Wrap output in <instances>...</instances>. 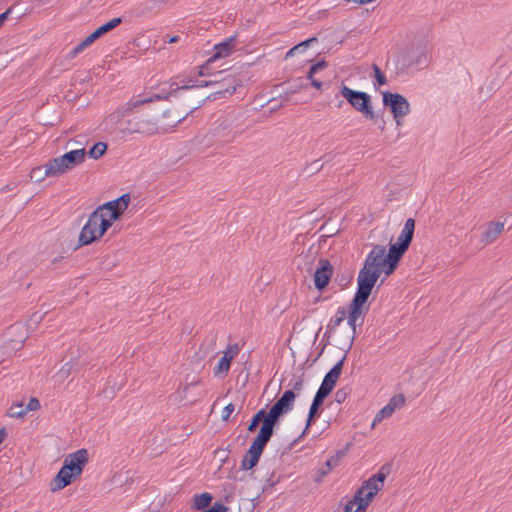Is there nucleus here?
Wrapping results in <instances>:
<instances>
[{"label": "nucleus", "mask_w": 512, "mask_h": 512, "mask_svg": "<svg viewBox=\"0 0 512 512\" xmlns=\"http://www.w3.org/2000/svg\"><path fill=\"white\" fill-rule=\"evenodd\" d=\"M389 257L390 254L386 251L385 246L375 245L372 248L359 271L354 300L366 304L381 274L390 276L396 271L400 261Z\"/></svg>", "instance_id": "f257e3e1"}, {"label": "nucleus", "mask_w": 512, "mask_h": 512, "mask_svg": "<svg viewBox=\"0 0 512 512\" xmlns=\"http://www.w3.org/2000/svg\"><path fill=\"white\" fill-rule=\"evenodd\" d=\"M204 86H213V91L205 97H202L200 101L203 102L205 100L214 101L219 98H225L227 96L233 95L236 92L237 88L242 86V82L239 78L231 75H228L220 80L214 79L208 81H201L199 84H195L193 80L189 79L187 81H182L181 86L177 85L175 88H173L170 92H168L165 95L153 94L150 97L145 98H142L141 96H138L137 98L133 97L128 103H126V106L122 111V116H129V113L133 109L144 104L151 103L155 100L166 99L168 98V96H175L178 93L185 92L186 90L191 88H198Z\"/></svg>", "instance_id": "f03ea898"}, {"label": "nucleus", "mask_w": 512, "mask_h": 512, "mask_svg": "<svg viewBox=\"0 0 512 512\" xmlns=\"http://www.w3.org/2000/svg\"><path fill=\"white\" fill-rule=\"evenodd\" d=\"M89 461L88 450L79 449L70 453L64 459L63 465L50 482V490L56 492L72 484L81 476Z\"/></svg>", "instance_id": "7ed1b4c3"}, {"label": "nucleus", "mask_w": 512, "mask_h": 512, "mask_svg": "<svg viewBox=\"0 0 512 512\" xmlns=\"http://www.w3.org/2000/svg\"><path fill=\"white\" fill-rule=\"evenodd\" d=\"M340 94L357 112H360L365 119L374 123L378 122L379 113L373 110L372 99L368 93L353 90L345 84H342Z\"/></svg>", "instance_id": "20e7f679"}, {"label": "nucleus", "mask_w": 512, "mask_h": 512, "mask_svg": "<svg viewBox=\"0 0 512 512\" xmlns=\"http://www.w3.org/2000/svg\"><path fill=\"white\" fill-rule=\"evenodd\" d=\"M85 158L86 150L84 148L69 151L62 156L50 159L48 171H50L49 173H57L58 176L63 175L83 163Z\"/></svg>", "instance_id": "39448f33"}, {"label": "nucleus", "mask_w": 512, "mask_h": 512, "mask_svg": "<svg viewBox=\"0 0 512 512\" xmlns=\"http://www.w3.org/2000/svg\"><path fill=\"white\" fill-rule=\"evenodd\" d=\"M387 469V465L382 466L379 471L372 475L369 479L365 480L362 485L356 490V492H360V497L364 501V504L361 505L359 512L363 510L364 505H368L373 501L377 493L383 488L384 481L389 473V471H385Z\"/></svg>", "instance_id": "423d86ee"}, {"label": "nucleus", "mask_w": 512, "mask_h": 512, "mask_svg": "<svg viewBox=\"0 0 512 512\" xmlns=\"http://www.w3.org/2000/svg\"><path fill=\"white\" fill-rule=\"evenodd\" d=\"M190 96L184 97V102H186V107L182 110H179L176 106L173 108H168L161 112V122L162 125L167 127H176L179 123H181L186 117L192 114L195 110L200 108L203 104V101H190Z\"/></svg>", "instance_id": "0eeeda50"}, {"label": "nucleus", "mask_w": 512, "mask_h": 512, "mask_svg": "<svg viewBox=\"0 0 512 512\" xmlns=\"http://www.w3.org/2000/svg\"><path fill=\"white\" fill-rule=\"evenodd\" d=\"M382 101L384 107H388L393 115L397 126L402 124L403 118L410 112V103L401 94L397 92H382Z\"/></svg>", "instance_id": "6e6552de"}, {"label": "nucleus", "mask_w": 512, "mask_h": 512, "mask_svg": "<svg viewBox=\"0 0 512 512\" xmlns=\"http://www.w3.org/2000/svg\"><path fill=\"white\" fill-rule=\"evenodd\" d=\"M414 230L415 220L413 218H408L405 222L404 228L397 238V241L393 244H390V247L387 251L390 254L389 258H396L397 260L401 261L412 243Z\"/></svg>", "instance_id": "1a4fd4ad"}, {"label": "nucleus", "mask_w": 512, "mask_h": 512, "mask_svg": "<svg viewBox=\"0 0 512 512\" xmlns=\"http://www.w3.org/2000/svg\"><path fill=\"white\" fill-rule=\"evenodd\" d=\"M238 42V34L235 33L224 41L214 45V53L210 56L204 65L199 67L198 75L205 76L209 75V66L218 59H223L230 56L234 50L236 43Z\"/></svg>", "instance_id": "9d476101"}, {"label": "nucleus", "mask_w": 512, "mask_h": 512, "mask_svg": "<svg viewBox=\"0 0 512 512\" xmlns=\"http://www.w3.org/2000/svg\"><path fill=\"white\" fill-rule=\"evenodd\" d=\"M428 63V56L422 47H411L397 59V65L402 71L410 68L423 69Z\"/></svg>", "instance_id": "9b49d317"}, {"label": "nucleus", "mask_w": 512, "mask_h": 512, "mask_svg": "<svg viewBox=\"0 0 512 512\" xmlns=\"http://www.w3.org/2000/svg\"><path fill=\"white\" fill-rule=\"evenodd\" d=\"M261 424L260 430L256 437L262 435V441H270L274 434V429L277 426L274 421L269 417L267 410L262 408L258 410L252 417L247 430L248 432H255Z\"/></svg>", "instance_id": "f8f14e48"}, {"label": "nucleus", "mask_w": 512, "mask_h": 512, "mask_svg": "<svg viewBox=\"0 0 512 512\" xmlns=\"http://www.w3.org/2000/svg\"><path fill=\"white\" fill-rule=\"evenodd\" d=\"M296 397L297 394L293 393L292 390H286L267 411L269 417L277 426L281 417L293 409Z\"/></svg>", "instance_id": "ddd939ff"}, {"label": "nucleus", "mask_w": 512, "mask_h": 512, "mask_svg": "<svg viewBox=\"0 0 512 512\" xmlns=\"http://www.w3.org/2000/svg\"><path fill=\"white\" fill-rule=\"evenodd\" d=\"M268 442L269 441H262V435L255 437L243 456L240 468L246 471L253 469L258 464Z\"/></svg>", "instance_id": "4468645a"}, {"label": "nucleus", "mask_w": 512, "mask_h": 512, "mask_svg": "<svg viewBox=\"0 0 512 512\" xmlns=\"http://www.w3.org/2000/svg\"><path fill=\"white\" fill-rule=\"evenodd\" d=\"M98 212H92L89 215L87 223L83 226L79 238H78V244L74 249L80 248L82 246H86L89 244L94 243L95 241L99 240L101 236H99L98 233Z\"/></svg>", "instance_id": "2eb2a0df"}, {"label": "nucleus", "mask_w": 512, "mask_h": 512, "mask_svg": "<svg viewBox=\"0 0 512 512\" xmlns=\"http://www.w3.org/2000/svg\"><path fill=\"white\" fill-rule=\"evenodd\" d=\"M119 129L122 132L128 133H141V134H150L154 133L156 130V125L154 122H151L147 119H142L139 115H133L131 119H128L127 126L122 127V123H120Z\"/></svg>", "instance_id": "dca6fc26"}, {"label": "nucleus", "mask_w": 512, "mask_h": 512, "mask_svg": "<svg viewBox=\"0 0 512 512\" xmlns=\"http://www.w3.org/2000/svg\"><path fill=\"white\" fill-rule=\"evenodd\" d=\"M334 268L329 260L320 259L319 267L314 273V286L318 291H323L333 276Z\"/></svg>", "instance_id": "f3484780"}, {"label": "nucleus", "mask_w": 512, "mask_h": 512, "mask_svg": "<svg viewBox=\"0 0 512 512\" xmlns=\"http://www.w3.org/2000/svg\"><path fill=\"white\" fill-rule=\"evenodd\" d=\"M366 304L363 302H359L357 300L352 299L350 305H349V311H348V324L352 329V336L349 343V349L351 348L353 344V340L355 338L356 334V321L357 319L366 311H368V306H365Z\"/></svg>", "instance_id": "a211bd4d"}, {"label": "nucleus", "mask_w": 512, "mask_h": 512, "mask_svg": "<svg viewBox=\"0 0 512 512\" xmlns=\"http://www.w3.org/2000/svg\"><path fill=\"white\" fill-rule=\"evenodd\" d=\"M346 360V353L343 355V357L326 373L324 376V379L320 385V387L324 388L325 390L332 392L337 380L339 379L342 370L343 365Z\"/></svg>", "instance_id": "6ab92c4d"}, {"label": "nucleus", "mask_w": 512, "mask_h": 512, "mask_svg": "<svg viewBox=\"0 0 512 512\" xmlns=\"http://www.w3.org/2000/svg\"><path fill=\"white\" fill-rule=\"evenodd\" d=\"M123 19L121 17H116L108 22L99 26L96 30H94L91 34H89L85 39L88 41L89 45H92L96 40L100 39L110 31L117 28L120 24H122Z\"/></svg>", "instance_id": "aec40b11"}, {"label": "nucleus", "mask_w": 512, "mask_h": 512, "mask_svg": "<svg viewBox=\"0 0 512 512\" xmlns=\"http://www.w3.org/2000/svg\"><path fill=\"white\" fill-rule=\"evenodd\" d=\"M323 403L313 398V401L310 405L307 420H306V426L301 433V435L294 440V443L299 441L302 437L306 435L309 428L315 423L316 419L320 416L321 410H322Z\"/></svg>", "instance_id": "412c9836"}, {"label": "nucleus", "mask_w": 512, "mask_h": 512, "mask_svg": "<svg viewBox=\"0 0 512 512\" xmlns=\"http://www.w3.org/2000/svg\"><path fill=\"white\" fill-rule=\"evenodd\" d=\"M130 203V195L128 193H125L118 197L117 199L108 201L104 203V207L111 208L118 218L122 216L124 211L127 209L128 205Z\"/></svg>", "instance_id": "4be33fe9"}, {"label": "nucleus", "mask_w": 512, "mask_h": 512, "mask_svg": "<svg viewBox=\"0 0 512 512\" xmlns=\"http://www.w3.org/2000/svg\"><path fill=\"white\" fill-rule=\"evenodd\" d=\"M347 311L344 307H339L337 313L334 317H332L327 325V329L325 331V337H327V341H325L324 346L330 344V337L332 332L338 327L346 318Z\"/></svg>", "instance_id": "5701e85b"}, {"label": "nucleus", "mask_w": 512, "mask_h": 512, "mask_svg": "<svg viewBox=\"0 0 512 512\" xmlns=\"http://www.w3.org/2000/svg\"><path fill=\"white\" fill-rule=\"evenodd\" d=\"M343 458V452H335L317 471L316 481H320L325 477L331 470L338 466L340 460Z\"/></svg>", "instance_id": "b1692460"}, {"label": "nucleus", "mask_w": 512, "mask_h": 512, "mask_svg": "<svg viewBox=\"0 0 512 512\" xmlns=\"http://www.w3.org/2000/svg\"><path fill=\"white\" fill-rule=\"evenodd\" d=\"M213 500V496L211 493L203 492L201 494H196L193 497V503L191 505V508L196 511H203L208 509V507L211 505V502Z\"/></svg>", "instance_id": "393cba45"}, {"label": "nucleus", "mask_w": 512, "mask_h": 512, "mask_svg": "<svg viewBox=\"0 0 512 512\" xmlns=\"http://www.w3.org/2000/svg\"><path fill=\"white\" fill-rule=\"evenodd\" d=\"M503 229L504 224L502 222H491L483 233V240H485L486 243L493 242Z\"/></svg>", "instance_id": "a878e982"}, {"label": "nucleus", "mask_w": 512, "mask_h": 512, "mask_svg": "<svg viewBox=\"0 0 512 512\" xmlns=\"http://www.w3.org/2000/svg\"><path fill=\"white\" fill-rule=\"evenodd\" d=\"M48 169H49V161L43 166L33 168L31 170L30 176L32 179H35V181H38V182L44 180L45 177L58 176L57 173H49L50 171H48Z\"/></svg>", "instance_id": "bb28decb"}, {"label": "nucleus", "mask_w": 512, "mask_h": 512, "mask_svg": "<svg viewBox=\"0 0 512 512\" xmlns=\"http://www.w3.org/2000/svg\"><path fill=\"white\" fill-rule=\"evenodd\" d=\"M324 167V163L321 162V159H316L311 163L307 164L301 171L300 176L303 175L305 177H311L318 172H320Z\"/></svg>", "instance_id": "cd10ccee"}, {"label": "nucleus", "mask_w": 512, "mask_h": 512, "mask_svg": "<svg viewBox=\"0 0 512 512\" xmlns=\"http://www.w3.org/2000/svg\"><path fill=\"white\" fill-rule=\"evenodd\" d=\"M108 145L105 142H96L93 146L86 152V156L88 155L92 159L101 158L107 151Z\"/></svg>", "instance_id": "c85d7f7f"}, {"label": "nucleus", "mask_w": 512, "mask_h": 512, "mask_svg": "<svg viewBox=\"0 0 512 512\" xmlns=\"http://www.w3.org/2000/svg\"><path fill=\"white\" fill-rule=\"evenodd\" d=\"M111 216L109 218L98 219V233L99 236L103 237V235L107 232V230L113 225L114 221L119 218L114 212H111Z\"/></svg>", "instance_id": "c756f323"}, {"label": "nucleus", "mask_w": 512, "mask_h": 512, "mask_svg": "<svg viewBox=\"0 0 512 512\" xmlns=\"http://www.w3.org/2000/svg\"><path fill=\"white\" fill-rule=\"evenodd\" d=\"M231 367V357L222 356L218 361V364L214 368V376H220L222 374H227Z\"/></svg>", "instance_id": "7c9ffc66"}, {"label": "nucleus", "mask_w": 512, "mask_h": 512, "mask_svg": "<svg viewBox=\"0 0 512 512\" xmlns=\"http://www.w3.org/2000/svg\"><path fill=\"white\" fill-rule=\"evenodd\" d=\"M317 41L318 40L316 37H311L309 39H306L305 41L300 42L299 44L295 45L287 52L286 57L293 56L298 52H304L311 43L317 42Z\"/></svg>", "instance_id": "2f4dec72"}, {"label": "nucleus", "mask_w": 512, "mask_h": 512, "mask_svg": "<svg viewBox=\"0 0 512 512\" xmlns=\"http://www.w3.org/2000/svg\"><path fill=\"white\" fill-rule=\"evenodd\" d=\"M394 413L393 411V408H391L390 406H388L387 404L382 408L380 409L377 414L375 415L373 421H372V427H375V425L377 423H380L381 421H383L385 418H388L390 417L392 414Z\"/></svg>", "instance_id": "473e14b6"}, {"label": "nucleus", "mask_w": 512, "mask_h": 512, "mask_svg": "<svg viewBox=\"0 0 512 512\" xmlns=\"http://www.w3.org/2000/svg\"><path fill=\"white\" fill-rule=\"evenodd\" d=\"M288 390H292L293 393L298 394L303 388V378L302 375L298 377H293L288 383Z\"/></svg>", "instance_id": "72a5a7b5"}, {"label": "nucleus", "mask_w": 512, "mask_h": 512, "mask_svg": "<svg viewBox=\"0 0 512 512\" xmlns=\"http://www.w3.org/2000/svg\"><path fill=\"white\" fill-rule=\"evenodd\" d=\"M372 68L374 71L375 84L378 86L385 85L387 83L386 76L381 71V69L378 67V65L373 64Z\"/></svg>", "instance_id": "f704fd0d"}, {"label": "nucleus", "mask_w": 512, "mask_h": 512, "mask_svg": "<svg viewBox=\"0 0 512 512\" xmlns=\"http://www.w3.org/2000/svg\"><path fill=\"white\" fill-rule=\"evenodd\" d=\"M24 342H25V338H21L19 340L9 339L6 341L5 347L8 350L18 351V350L22 349Z\"/></svg>", "instance_id": "c9c22d12"}, {"label": "nucleus", "mask_w": 512, "mask_h": 512, "mask_svg": "<svg viewBox=\"0 0 512 512\" xmlns=\"http://www.w3.org/2000/svg\"><path fill=\"white\" fill-rule=\"evenodd\" d=\"M405 404V397L403 394H398L393 396L389 402L387 403L388 406L393 408V411H395L396 408H400Z\"/></svg>", "instance_id": "e433bc0d"}, {"label": "nucleus", "mask_w": 512, "mask_h": 512, "mask_svg": "<svg viewBox=\"0 0 512 512\" xmlns=\"http://www.w3.org/2000/svg\"><path fill=\"white\" fill-rule=\"evenodd\" d=\"M327 67V62L322 59L314 64H312L309 68V71H308V74H307V78L308 79H312V76L317 73L319 70L321 69H324Z\"/></svg>", "instance_id": "4c0bfd02"}, {"label": "nucleus", "mask_w": 512, "mask_h": 512, "mask_svg": "<svg viewBox=\"0 0 512 512\" xmlns=\"http://www.w3.org/2000/svg\"><path fill=\"white\" fill-rule=\"evenodd\" d=\"M350 392L351 388L347 386L337 390L335 393V401L339 404L343 403L347 399V396L350 394Z\"/></svg>", "instance_id": "58836bf2"}, {"label": "nucleus", "mask_w": 512, "mask_h": 512, "mask_svg": "<svg viewBox=\"0 0 512 512\" xmlns=\"http://www.w3.org/2000/svg\"><path fill=\"white\" fill-rule=\"evenodd\" d=\"M8 414L13 418H22L26 414V411L22 408V404H17L10 407Z\"/></svg>", "instance_id": "ea45409f"}, {"label": "nucleus", "mask_w": 512, "mask_h": 512, "mask_svg": "<svg viewBox=\"0 0 512 512\" xmlns=\"http://www.w3.org/2000/svg\"><path fill=\"white\" fill-rule=\"evenodd\" d=\"M88 41L84 39L81 41L77 46H75L70 52H69V58H75L79 53H81L85 48L89 47Z\"/></svg>", "instance_id": "a19ab883"}, {"label": "nucleus", "mask_w": 512, "mask_h": 512, "mask_svg": "<svg viewBox=\"0 0 512 512\" xmlns=\"http://www.w3.org/2000/svg\"><path fill=\"white\" fill-rule=\"evenodd\" d=\"M238 353H239V346L237 343H234V344H231L228 346V348L224 352L223 356L231 357V362H232L233 359L238 355Z\"/></svg>", "instance_id": "79ce46f5"}, {"label": "nucleus", "mask_w": 512, "mask_h": 512, "mask_svg": "<svg viewBox=\"0 0 512 512\" xmlns=\"http://www.w3.org/2000/svg\"><path fill=\"white\" fill-rule=\"evenodd\" d=\"M113 210L111 208H106L104 207V204L98 206L93 212H98V219H102V218H109V216H111V212Z\"/></svg>", "instance_id": "37998d69"}, {"label": "nucleus", "mask_w": 512, "mask_h": 512, "mask_svg": "<svg viewBox=\"0 0 512 512\" xmlns=\"http://www.w3.org/2000/svg\"><path fill=\"white\" fill-rule=\"evenodd\" d=\"M40 407V401L36 397H31L24 410L27 413L28 411L38 410Z\"/></svg>", "instance_id": "c03bdc74"}, {"label": "nucleus", "mask_w": 512, "mask_h": 512, "mask_svg": "<svg viewBox=\"0 0 512 512\" xmlns=\"http://www.w3.org/2000/svg\"><path fill=\"white\" fill-rule=\"evenodd\" d=\"M331 394V392L325 390L324 388L322 387H319V389L317 390L315 396H314V399L320 401L321 403L324 404V401L325 399Z\"/></svg>", "instance_id": "a18cd8bd"}, {"label": "nucleus", "mask_w": 512, "mask_h": 512, "mask_svg": "<svg viewBox=\"0 0 512 512\" xmlns=\"http://www.w3.org/2000/svg\"><path fill=\"white\" fill-rule=\"evenodd\" d=\"M234 409H235V406L233 403L227 404L223 409L222 420L227 421L229 419L230 415L234 412Z\"/></svg>", "instance_id": "49530a36"}, {"label": "nucleus", "mask_w": 512, "mask_h": 512, "mask_svg": "<svg viewBox=\"0 0 512 512\" xmlns=\"http://www.w3.org/2000/svg\"><path fill=\"white\" fill-rule=\"evenodd\" d=\"M73 368V364L68 362L62 366V368L59 371V374L62 377H68L71 374V370Z\"/></svg>", "instance_id": "de8ad7c7"}, {"label": "nucleus", "mask_w": 512, "mask_h": 512, "mask_svg": "<svg viewBox=\"0 0 512 512\" xmlns=\"http://www.w3.org/2000/svg\"><path fill=\"white\" fill-rule=\"evenodd\" d=\"M268 105H270L271 111H276L284 106L283 101L278 102L277 99L272 98L267 102Z\"/></svg>", "instance_id": "09e8293b"}, {"label": "nucleus", "mask_w": 512, "mask_h": 512, "mask_svg": "<svg viewBox=\"0 0 512 512\" xmlns=\"http://www.w3.org/2000/svg\"><path fill=\"white\" fill-rule=\"evenodd\" d=\"M13 8L9 7L3 13L0 14V28L4 25V23L8 20L9 16L12 13Z\"/></svg>", "instance_id": "8fccbe9b"}, {"label": "nucleus", "mask_w": 512, "mask_h": 512, "mask_svg": "<svg viewBox=\"0 0 512 512\" xmlns=\"http://www.w3.org/2000/svg\"><path fill=\"white\" fill-rule=\"evenodd\" d=\"M180 40V36L179 35H173V36H169V35H166L164 37V42H167V43H177L178 41Z\"/></svg>", "instance_id": "3c124183"}, {"label": "nucleus", "mask_w": 512, "mask_h": 512, "mask_svg": "<svg viewBox=\"0 0 512 512\" xmlns=\"http://www.w3.org/2000/svg\"><path fill=\"white\" fill-rule=\"evenodd\" d=\"M279 482V478L275 479V474L272 473L271 476L267 479V486L273 487Z\"/></svg>", "instance_id": "603ef678"}, {"label": "nucleus", "mask_w": 512, "mask_h": 512, "mask_svg": "<svg viewBox=\"0 0 512 512\" xmlns=\"http://www.w3.org/2000/svg\"><path fill=\"white\" fill-rule=\"evenodd\" d=\"M310 80H311V85H312L314 88H316V89H318V90L322 88V86H323V82H322V81L317 80V79H315V78H313V77H312V79H310Z\"/></svg>", "instance_id": "864d4df0"}, {"label": "nucleus", "mask_w": 512, "mask_h": 512, "mask_svg": "<svg viewBox=\"0 0 512 512\" xmlns=\"http://www.w3.org/2000/svg\"><path fill=\"white\" fill-rule=\"evenodd\" d=\"M7 430L5 427L0 428V445L4 442V440L7 438Z\"/></svg>", "instance_id": "5fc2aeb1"}, {"label": "nucleus", "mask_w": 512, "mask_h": 512, "mask_svg": "<svg viewBox=\"0 0 512 512\" xmlns=\"http://www.w3.org/2000/svg\"><path fill=\"white\" fill-rule=\"evenodd\" d=\"M15 187H16V184L10 183V184H7L4 187H2L0 189V192L5 193L7 191H11V190L15 189Z\"/></svg>", "instance_id": "6e6d98bb"}, {"label": "nucleus", "mask_w": 512, "mask_h": 512, "mask_svg": "<svg viewBox=\"0 0 512 512\" xmlns=\"http://www.w3.org/2000/svg\"><path fill=\"white\" fill-rule=\"evenodd\" d=\"M352 446V443L351 442H348L345 447H343L342 449L340 450H337L336 452H343V458L346 456L348 450L350 449V447Z\"/></svg>", "instance_id": "4d7b16f0"}, {"label": "nucleus", "mask_w": 512, "mask_h": 512, "mask_svg": "<svg viewBox=\"0 0 512 512\" xmlns=\"http://www.w3.org/2000/svg\"><path fill=\"white\" fill-rule=\"evenodd\" d=\"M199 380H195V381H192L190 382L189 384H187L184 389H183V393L186 394L188 389L190 388V386H195V385H198L199 384Z\"/></svg>", "instance_id": "13d9d810"}, {"label": "nucleus", "mask_w": 512, "mask_h": 512, "mask_svg": "<svg viewBox=\"0 0 512 512\" xmlns=\"http://www.w3.org/2000/svg\"><path fill=\"white\" fill-rule=\"evenodd\" d=\"M42 318H43V316H42V315H38V313H34V314L31 316L30 322L34 321L35 323H37V322H38V321H40Z\"/></svg>", "instance_id": "bf43d9fd"}, {"label": "nucleus", "mask_w": 512, "mask_h": 512, "mask_svg": "<svg viewBox=\"0 0 512 512\" xmlns=\"http://www.w3.org/2000/svg\"><path fill=\"white\" fill-rule=\"evenodd\" d=\"M232 499H233V493L226 494L223 498L224 502H226V503H230Z\"/></svg>", "instance_id": "052dcab7"}, {"label": "nucleus", "mask_w": 512, "mask_h": 512, "mask_svg": "<svg viewBox=\"0 0 512 512\" xmlns=\"http://www.w3.org/2000/svg\"><path fill=\"white\" fill-rule=\"evenodd\" d=\"M379 119H381V124H379V128L383 131V130H384V128H385V121H384V119H383V117H382V115H381V114H379V118H378V120H379Z\"/></svg>", "instance_id": "680f3d73"}, {"label": "nucleus", "mask_w": 512, "mask_h": 512, "mask_svg": "<svg viewBox=\"0 0 512 512\" xmlns=\"http://www.w3.org/2000/svg\"><path fill=\"white\" fill-rule=\"evenodd\" d=\"M325 341H327V337H325V334H324V335H323V338H322V342H323V344L325 343ZM324 347H325V346L323 345V348H324Z\"/></svg>", "instance_id": "e2e57ef3"}, {"label": "nucleus", "mask_w": 512, "mask_h": 512, "mask_svg": "<svg viewBox=\"0 0 512 512\" xmlns=\"http://www.w3.org/2000/svg\"><path fill=\"white\" fill-rule=\"evenodd\" d=\"M342 104H343V101L341 100V101H339V103L337 104V107H338V108H340V107L342 106Z\"/></svg>", "instance_id": "0e129e2a"}, {"label": "nucleus", "mask_w": 512, "mask_h": 512, "mask_svg": "<svg viewBox=\"0 0 512 512\" xmlns=\"http://www.w3.org/2000/svg\"><path fill=\"white\" fill-rule=\"evenodd\" d=\"M385 281V278H383L381 281H380V284L378 285V288L384 283Z\"/></svg>", "instance_id": "69168bd1"}]
</instances>
